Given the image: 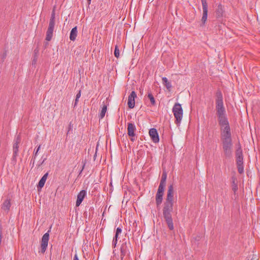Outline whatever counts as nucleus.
Here are the masks:
<instances>
[{"mask_svg":"<svg viewBox=\"0 0 260 260\" xmlns=\"http://www.w3.org/2000/svg\"><path fill=\"white\" fill-rule=\"evenodd\" d=\"M218 123L220 126L221 138L232 137L231 128L225 115L217 116Z\"/></svg>","mask_w":260,"mask_h":260,"instance_id":"obj_2","label":"nucleus"},{"mask_svg":"<svg viewBox=\"0 0 260 260\" xmlns=\"http://www.w3.org/2000/svg\"><path fill=\"white\" fill-rule=\"evenodd\" d=\"M232 189L234 191V193H236V192L238 190V186H237V185L236 183H235V181H233V185Z\"/></svg>","mask_w":260,"mask_h":260,"instance_id":"obj_32","label":"nucleus"},{"mask_svg":"<svg viewBox=\"0 0 260 260\" xmlns=\"http://www.w3.org/2000/svg\"><path fill=\"white\" fill-rule=\"evenodd\" d=\"M73 260H79V258H78V255L77 254H75V255H74Z\"/></svg>","mask_w":260,"mask_h":260,"instance_id":"obj_39","label":"nucleus"},{"mask_svg":"<svg viewBox=\"0 0 260 260\" xmlns=\"http://www.w3.org/2000/svg\"><path fill=\"white\" fill-rule=\"evenodd\" d=\"M136 127L135 125L132 123H128L127 124V135L131 137V141L134 142L136 140V134L135 132Z\"/></svg>","mask_w":260,"mask_h":260,"instance_id":"obj_6","label":"nucleus"},{"mask_svg":"<svg viewBox=\"0 0 260 260\" xmlns=\"http://www.w3.org/2000/svg\"><path fill=\"white\" fill-rule=\"evenodd\" d=\"M203 8V16L201 19L203 25H205L208 17V5L206 0H201Z\"/></svg>","mask_w":260,"mask_h":260,"instance_id":"obj_8","label":"nucleus"},{"mask_svg":"<svg viewBox=\"0 0 260 260\" xmlns=\"http://www.w3.org/2000/svg\"><path fill=\"white\" fill-rule=\"evenodd\" d=\"M21 142V137L20 135H17L14 140L13 144V155L14 159H16L18 153L19 144Z\"/></svg>","mask_w":260,"mask_h":260,"instance_id":"obj_10","label":"nucleus"},{"mask_svg":"<svg viewBox=\"0 0 260 260\" xmlns=\"http://www.w3.org/2000/svg\"><path fill=\"white\" fill-rule=\"evenodd\" d=\"M136 96L137 94L134 91H133L128 96L127 104L130 109H132L134 107L135 104V98H136Z\"/></svg>","mask_w":260,"mask_h":260,"instance_id":"obj_13","label":"nucleus"},{"mask_svg":"<svg viewBox=\"0 0 260 260\" xmlns=\"http://www.w3.org/2000/svg\"><path fill=\"white\" fill-rule=\"evenodd\" d=\"M216 110L217 116L225 115L226 112L223 106V96L221 91L218 89L216 92Z\"/></svg>","mask_w":260,"mask_h":260,"instance_id":"obj_3","label":"nucleus"},{"mask_svg":"<svg viewBox=\"0 0 260 260\" xmlns=\"http://www.w3.org/2000/svg\"><path fill=\"white\" fill-rule=\"evenodd\" d=\"M174 187L172 184L168 187L167 195L162 208V215L170 230H174V224L172 217L174 205Z\"/></svg>","mask_w":260,"mask_h":260,"instance_id":"obj_1","label":"nucleus"},{"mask_svg":"<svg viewBox=\"0 0 260 260\" xmlns=\"http://www.w3.org/2000/svg\"><path fill=\"white\" fill-rule=\"evenodd\" d=\"M11 207V203L10 199H7L4 201L2 205V208L5 211H8Z\"/></svg>","mask_w":260,"mask_h":260,"instance_id":"obj_20","label":"nucleus"},{"mask_svg":"<svg viewBox=\"0 0 260 260\" xmlns=\"http://www.w3.org/2000/svg\"><path fill=\"white\" fill-rule=\"evenodd\" d=\"M91 0H87V3H88V5H89L90 4V3H91Z\"/></svg>","mask_w":260,"mask_h":260,"instance_id":"obj_40","label":"nucleus"},{"mask_svg":"<svg viewBox=\"0 0 260 260\" xmlns=\"http://www.w3.org/2000/svg\"><path fill=\"white\" fill-rule=\"evenodd\" d=\"M48 176V173H45L43 177L41 178L40 180L39 181L38 184V187L40 188H42L44 186L46 182V181L47 179Z\"/></svg>","mask_w":260,"mask_h":260,"instance_id":"obj_16","label":"nucleus"},{"mask_svg":"<svg viewBox=\"0 0 260 260\" xmlns=\"http://www.w3.org/2000/svg\"><path fill=\"white\" fill-rule=\"evenodd\" d=\"M148 98L150 100L151 106L156 105V101L155 99L151 92H149L147 95Z\"/></svg>","mask_w":260,"mask_h":260,"instance_id":"obj_22","label":"nucleus"},{"mask_svg":"<svg viewBox=\"0 0 260 260\" xmlns=\"http://www.w3.org/2000/svg\"><path fill=\"white\" fill-rule=\"evenodd\" d=\"M37 58L36 57H35L32 61V65H35L37 62Z\"/></svg>","mask_w":260,"mask_h":260,"instance_id":"obj_36","label":"nucleus"},{"mask_svg":"<svg viewBox=\"0 0 260 260\" xmlns=\"http://www.w3.org/2000/svg\"><path fill=\"white\" fill-rule=\"evenodd\" d=\"M222 144L232 143V137L221 138Z\"/></svg>","mask_w":260,"mask_h":260,"instance_id":"obj_23","label":"nucleus"},{"mask_svg":"<svg viewBox=\"0 0 260 260\" xmlns=\"http://www.w3.org/2000/svg\"><path fill=\"white\" fill-rule=\"evenodd\" d=\"M122 232V229L120 227H118L116 229V234L115 236L118 237L119 234H121Z\"/></svg>","mask_w":260,"mask_h":260,"instance_id":"obj_31","label":"nucleus"},{"mask_svg":"<svg viewBox=\"0 0 260 260\" xmlns=\"http://www.w3.org/2000/svg\"><path fill=\"white\" fill-rule=\"evenodd\" d=\"M55 25V13L53 11L49 20V26L46 32V40L50 41L53 36V32Z\"/></svg>","mask_w":260,"mask_h":260,"instance_id":"obj_5","label":"nucleus"},{"mask_svg":"<svg viewBox=\"0 0 260 260\" xmlns=\"http://www.w3.org/2000/svg\"><path fill=\"white\" fill-rule=\"evenodd\" d=\"M121 260H122L123 257L125 255L126 253V248H125V246L124 245H122L121 247Z\"/></svg>","mask_w":260,"mask_h":260,"instance_id":"obj_26","label":"nucleus"},{"mask_svg":"<svg viewBox=\"0 0 260 260\" xmlns=\"http://www.w3.org/2000/svg\"><path fill=\"white\" fill-rule=\"evenodd\" d=\"M46 160V158H44L42 161H39V164L38 165V167H40L41 166H42Z\"/></svg>","mask_w":260,"mask_h":260,"instance_id":"obj_34","label":"nucleus"},{"mask_svg":"<svg viewBox=\"0 0 260 260\" xmlns=\"http://www.w3.org/2000/svg\"><path fill=\"white\" fill-rule=\"evenodd\" d=\"M149 136L154 143H158L159 141L158 134L156 128H152L149 132Z\"/></svg>","mask_w":260,"mask_h":260,"instance_id":"obj_11","label":"nucleus"},{"mask_svg":"<svg viewBox=\"0 0 260 260\" xmlns=\"http://www.w3.org/2000/svg\"><path fill=\"white\" fill-rule=\"evenodd\" d=\"M224 13L223 7L221 4H219L215 11L216 18H222L223 16Z\"/></svg>","mask_w":260,"mask_h":260,"instance_id":"obj_14","label":"nucleus"},{"mask_svg":"<svg viewBox=\"0 0 260 260\" xmlns=\"http://www.w3.org/2000/svg\"><path fill=\"white\" fill-rule=\"evenodd\" d=\"M224 154L226 158H231L232 156L233 147H222Z\"/></svg>","mask_w":260,"mask_h":260,"instance_id":"obj_15","label":"nucleus"},{"mask_svg":"<svg viewBox=\"0 0 260 260\" xmlns=\"http://www.w3.org/2000/svg\"><path fill=\"white\" fill-rule=\"evenodd\" d=\"M236 158V164H243V156H237Z\"/></svg>","mask_w":260,"mask_h":260,"instance_id":"obj_29","label":"nucleus"},{"mask_svg":"<svg viewBox=\"0 0 260 260\" xmlns=\"http://www.w3.org/2000/svg\"><path fill=\"white\" fill-rule=\"evenodd\" d=\"M96 153H95V155L94 156V157L95 158L96 157Z\"/></svg>","mask_w":260,"mask_h":260,"instance_id":"obj_41","label":"nucleus"},{"mask_svg":"<svg viewBox=\"0 0 260 260\" xmlns=\"http://www.w3.org/2000/svg\"><path fill=\"white\" fill-rule=\"evenodd\" d=\"M77 36V27L75 26L73 27L70 32V39L71 41H74Z\"/></svg>","mask_w":260,"mask_h":260,"instance_id":"obj_18","label":"nucleus"},{"mask_svg":"<svg viewBox=\"0 0 260 260\" xmlns=\"http://www.w3.org/2000/svg\"><path fill=\"white\" fill-rule=\"evenodd\" d=\"M172 112L176 119L175 123L179 125L183 117V109L179 103H175L172 108Z\"/></svg>","mask_w":260,"mask_h":260,"instance_id":"obj_4","label":"nucleus"},{"mask_svg":"<svg viewBox=\"0 0 260 260\" xmlns=\"http://www.w3.org/2000/svg\"><path fill=\"white\" fill-rule=\"evenodd\" d=\"M40 147H41V145H39L38 146V147L37 148V149L36 150V151H35V152L34 153V154L33 155V157H32V159L31 160V161H33V165L35 163L36 157V156L38 155V151H39V150L40 149Z\"/></svg>","mask_w":260,"mask_h":260,"instance_id":"obj_27","label":"nucleus"},{"mask_svg":"<svg viewBox=\"0 0 260 260\" xmlns=\"http://www.w3.org/2000/svg\"><path fill=\"white\" fill-rule=\"evenodd\" d=\"M86 195V191L85 190H81L77 195V199L76 203V206L78 207L80 205L84 198Z\"/></svg>","mask_w":260,"mask_h":260,"instance_id":"obj_12","label":"nucleus"},{"mask_svg":"<svg viewBox=\"0 0 260 260\" xmlns=\"http://www.w3.org/2000/svg\"><path fill=\"white\" fill-rule=\"evenodd\" d=\"M222 147H233V143L222 144Z\"/></svg>","mask_w":260,"mask_h":260,"instance_id":"obj_33","label":"nucleus"},{"mask_svg":"<svg viewBox=\"0 0 260 260\" xmlns=\"http://www.w3.org/2000/svg\"><path fill=\"white\" fill-rule=\"evenodd\" d=\"M114 55L116 57L118 58L119 56V50L117 45L115 46L114 52Z\"/></svg>","mask_w":260,"mask_h":260,"instance_id":"obj_28","label":"nucleus"},{"mask_svg":"<svg viewBox=\"0 0 260 260\" xmlns=\"http://www.w3.org/2000/svg\"><path fill=\"white\" fill-rule=\"evenodd\" d=\"M107 105L106 104H104L102 107V110L99 115L100 119H103L104 117L106 112L107 111Z\"/></svg>","mask_w":260,"mask_h":260,"instance_id":"obj_21","label":"nucleus"},{"mask_svg":"<svg viewBox=\"0 0 260 260\" xmlns=\"http://www.w3.org/2000/svg\"><path fill=\"white\" fill-rule=\"evenodd\" d=\"M243 156V152L240 145H239V147L237 148L236 151V157Z\"/></svg>","mask_w":260,"mask_h":260,"instance_id":"obj_24","label":"nucleus"},{"mask_svg":"<svg viewBox=\"0 0 260 260\" xmlns=\"http://www.w3.org/2000/svg\"><path fill=\"white\" fill-rule=\"evenodd\" d=\"M81 96V91L79 90L78 93L76 94V98L79 99Z\"/></svg>","mask_w":260,"mask_h":260,"instance_id":"obj_38","label":"nucleus"},{"mask_svg":"<svg viewBox=\"0 0 260 260\" xmlns=\"http://www.w3.org/2000/svg\"><path fill=\"white\" fill-rule=\"evenodd\" d=\"M49 231H48L47 233H46L42 237L41 240V252L42 253H44L47 247L49 238Z\"/></svg>","mask_w":260,"mask_h":260,"instance_id":"obj_7","label":"nucleus"},{"mask_svg":"<svg viewBox=\"0 0 260 260\" xmlns=\"http://www.w3.org/2000/svg\"><path fill=\"white\" fill-rule=\"evenodd\" d=\"M162 84L166 87L167 90L169 91H170L171 90L172 86L171 83L170 81H169L168 79L165 77H162Z\"/></svg>","mask_w":260,"mask_h":260,"instance_id":"obj_17","label":"nucleus"},{"mask_svg":"<svg viewBox=\"0 0 260 260\" xmlns=\"http://www.w3.org/2000/svg\"><path fill=\"white\" fill-rule=\"evenodd\" d=\"M118 241V237L117 236H114L112 241V245L115 247L117 244Z\"/></svg>","mask_w":260,"mask_h":260,"instance_id":"obj_30","label":"nucleus"},{"mask_svg":"<svg viewBox=\"0 0 260 260\" xmlns=\"http://www.w3.org/2000/svg\"><path fill=\"white\" fill-rule=\"evenodd\" d=\"M238 171L240 174H242L244 172L243 164H237Z\"/></svg>","mask_w":260,"mask_h":260,"instance_id":"obj_25","label":"nucleus"},{"mask_svg":"<svg viewBox=\"0 0 260 260\" xmlns=\"http://www.w3.org/2000/svg\"><path fill=\"white\" fill-rule=\"evenodd\" d=\"M79 99H75L74 104V108H75V107L77 106L78 102Z\"/></svg>","mask_w":260,"mask_h":260,"instance_id":"obj_37","label":"nucleus"},{"mask_svg":"<svg viewBox=\"0 0 260 260\" xmlns=\"http://www.w3.org/2000/svg\"><path fill=\"white\" fill-rule=\"evenodd\" d=\"M164 190V187L158 186L155 198L156 204L157 207L159 206L162 203Z\"/></svg>","mask_w":260,"mask_h":260,"instance_id":"obj_9","label":"nucleus"},{"mask_svg":"<svg viewBox=\"0 0 260 260\" xmlns=\"http://www.w3.org/2000/svg\"><path fill=\"white\" fill-rule=\"evenodd\" d=\"M167 173L165 172H164L162 174L161 180L159 185V186L162 187H165L166 183V179H167Z\"/></svg>","mask_w":260,"mask_h":260,"instance_id":"obj_19","label":"nucleus"},{"mask_svg":"<svg viewBox=\"0 0 260 260\" xmlns=\"http://www.w3.org/2000/svg\"><path fill=\"white\" fill-rule=\"evenodd\" d=\"M82 164H83V166H82V169H81V170L80 171V174L81 173V172L83 171V170L84 169L85 166L86 165V160H84V161H82Z\"/></svg>","mask_w":260,"mask_h":260,"instance_id":"obj_35","label":"nucleus"}]
</instances>
